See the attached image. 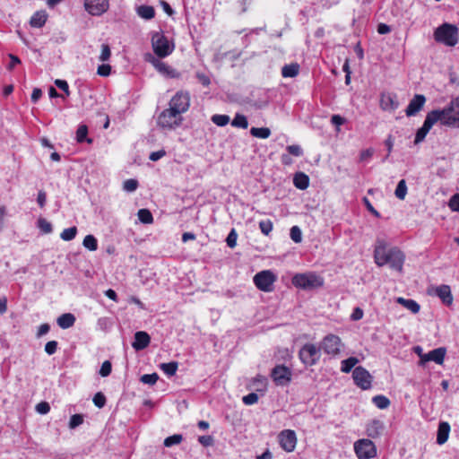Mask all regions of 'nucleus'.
<instances>
[{
	"label": "nucleus",
	"mask_w": 459,
	"mask_h": 459,
	"mask_svg": "<svg viewBox=\"0 0 459 459\" xmlns=\"http://www.w3.org/2000/svg\"><path fill=\"white\" fill-rule=\"evenodd\" d=\"M404 254L398 247H388L385 239L377 238L374 248V261L377 266L388 264L390 268L402 272L404 263Z\"/></svg>",
	"instance_id": "1"
},
{
	"label": "nucleus",
	"mask_w": 459,
	"mask_h": 459,
	"mask_svg": "<svg viewBox=\"0 0 459 459\" xmlns=\"http://www.w3.org/2000/svg\"><path fill=\"white\" fill-rule=\"evenodd\" d=\"M444 126L459 128V97L453 99L444 108L434 109Z\"/></svg>",
	"instance_id": "2"
},
{
	"label": "nucleus",
	"mask_w": 459,
	"mask_h": 459,
	"mask_svg": "<svg viewBox=\"0 0 459 459\" xmlns=\"http://www.w3.org/2000/svg\"><path fill=\"white\" fill-rule=\"evenodd\" d=\"M435 40L448 47H454L458 43V29L455 25L444 23L437 27L434 32Z\"/></svg>",
	"instance_id": "3"
},
{
	"label": "nucleus",
	"mask_w": 459,
	"mask_h": 459,
	"mask_svg": "<svg viewBox=\"0 0 459 459\" xmlns=\"http://www.w3.org/2000/svg\"><path fill=\"white\" fill-rule=\"evenodd\" d=\"M152 47L154 54L159 58L169 56L175 48V45L170 41L163 32H153L152 36Z\"/></svg>",
	"instance_id": "4"
},
{
	"label": "nucleus",
	"mask_w": 459,
	"mask_h": 459,
	"mask_svg": "<svg viewBox=\"0 0 459 459\" xmlns=\"http://www.w3.org/2000/svg\"><path fill=\"white\" fill-rule=\"evenodd\" d=\"M292 284L302 290H313L324 285V279L315 273H297L292 278Z\"/></svg>",
	"instance_id": "5"
},
{
	"label": "nucleus",
	"mask_w": 459,
	"mask_h": 459,
	"mask_svg": "<svg viewBox=\"0 0 459 459\" xmlns=\"http://www.w3.org/2000/svg\"><path fill=\"white\" fill-rule=\"evenodd\" d=\"M299 358L306 367H312L320 360V347L314 343H306L300 348Z\"/></svg>",
	"instance_id": "6"
},
{
	"label": "nucleus",
	"mask_w": 459,
	"mask_h": 459,
	"mask_svg": "<svg viewBox=\"0 0 459 459\" xmlns=\"http://www.w3.org/2000/svg\"><path fill=\"white\" fill-rule=\"evenodd\" d=\"M182 120L181 115L169 106L160 114L157 123L159 126L171 130L178 126Z\"/></svg>",
	"instance_id": "7"
},
{
	"label": "nucleus",
	"mask_w": 459,
	"mask_h": 459,
	"mask_svg": "<svg viewBox=\"0 0 459 459\" xmlns=\"http://www.w3.org/2000/svg\"><path fill=\"white\" fill-rule=\"evenodd\" d=\"M276 275L270 270H264L257 273L254 278L255 287L264 292L273 290V283L276 281Z\"/></svg>",
	"instance_id": "8"
},
{
	"label": "nucleus",
	"mask_w": 459,
	"mask_h": 459,
	"mask_svg": "<svg viewBox=\"0 0 459 459\" xmlns=\"http://www.w3.org/2000/svg\"><path fill=\"white\" fill-rule=\"evenodd\" d=\"M354 451L359 459H371L377 455L375 444L367 438H362L354 443Z\"/></svg>",
	"instance_id": "9"
},
{
	"label": "nucleus",
	"mask_w": 459,
	"mask_h": 459,
	"mask_svg": "<svg viewBox=\"0 0 459 459\" xmlns=\"http://www.w3.org/2000/svg\"><path fill=\"white\" fill-rule=\"evenodd\" d=\"M342 346L343 344L341 338L335 334L330 333L323 338L320 350L322 349L324 352L328 355L336 356L340 354Z\"/></svg>",
	"instance_id": "10"
},
{
	"label": "nucleus",
	"mask_w": 459,
	"mask_h": 459,
	"mask_svg": "<svg viewBox=\"0 0 459 459\" xmlns=\"http://www.w3.org/2000/svg\"><path fill=\"white\" fill-rule=\"evenodd\" d=\"M144 60L152 64L159 73L169 78H178L180 76V74L177 70L160 61L159 57L154 56L151 53L145 54Z\"/></svg>",
	"instance_id": "11"
},
{
	"label": "nucleus",
	"mask_w": 459,
	"mask_h": 459,
	"mask_svg": "<svg viewBox=\"0 0 459 459\" xmlns=\"http://www.w3.org/2000/svg\"><path fill=\"white\" fill-rule=\"evenodd\" d=\"M169 106L180 115L186 112L190 107L189 92L186 91H178L170 100Z\"/></svg>",
	"instance_id": "12"
},
{
	"label": "nucleus",
	"mask_w": 459,
	"mask_h": 459,
	"mask_svg": "<svg viewBox=\"0 0 459 459\" xmlns=\"http://www.w3.org/2000/svg\"><path fill=\"white\" fill-rule=\"evenodd\" d=\"M271 377L277 385L283 386L290 382L292 372L284 365H277L273 368Z\"/></svg>",
	"instance_id": "13"
},
{
	"label": "nucleus",
	"mask_w": 459,
	"mask_h": 459,
	"mask_svg": "<svg viewBox=\"0 0 459 459\" xmlns=\"http://www.w3.org/2000/svg\"><path fill=\"white\" fill-rule=\"evenodd\" d=\"M437 122H438L437 115L432 111L429 112L426 116L423 126L420 128H419L416 132L414 143L418 144L421 143L425 139L426 135L428 134L431 127Z\"/></svg>",
	"instance_id": "14"
},
{
	"label": "nucleus",
	"mask_w": 459,
	"mask_h": 459,
	"mask_svg": "<svg viewBox=\"0 0 459 459\" xmlns=\"http://www.w3.org/2000/svg\"><path fill=\"white\" fill-rule=\"evenodd\" d=\"M354 383L363 390L371 387L372 376L361 366L356 367L352 372Z\"/></svg>",
	"instance_id": "15"
},
{
	"label": "nucleus",
	"mask_w": 459,
	"mask_h": 459,
	"mask_svg": "<svg viewBox=\"0 0 459 459\" xmlns=\"http://www.w3.org/2000/svg\"><path fill=\"white\" fill-rule=\"evenodd\" d=\"M281 447L286 452H292L297 444V437L294 430L284 429L278 435Z\"/></svg>",
	"instance_id": "16"
},
{
	"label": "nucleus",
	"mask_w": 459,
	"mask_h": 459,
	"mask_svg": "<svg viewBox=\"0 0 459 459\" xmlns=\"http://www.w3.org/2000/svg\"><path fill=\"white\" fill-rule=\"evenodd\" d=\"M108 0H86L85 9L91 15H100L108 10Z\"/></svg>",
	"instance_id": "17"
},
{
	"label": "nucleus",
	"mask_w": 459,
	"mask_h": 459,
	"mask_svg": "<svg viewBox=\"0 0 459 459\" xmlns=\"http://www.w3.org/2000/svg\"><path fill=\"white\" fill-rule=\"evenodd\" d=\"M426 102V98L422 94H416L411 100L409 105L406 108L405 113L406 116L411 117L415 116L424 106Z\"/></svg>",
	"instance_id": "18"
},
{
	"label": "nucleus",
	"mask_w": 459,
	"mask_h": 459,
	"mask_svg": "<svg viewBox=\"0 0 459 459\" xmlns=\"http://www.w3.org/2000/svg\"><path fill=\"white\" fill-rule=\"evenodd\" d=\"M446 353V350L444 347H439L430 351L429 352L424 354V357H421V364H424L428 361H434L438 365L443 364L444 359Z\"/></svg>",
	"instance_id": "19"
},
{
	"label": "nucleus",
	"mask_w": 459,
	"mask_h": 459,
	"mask_svg": "<svg viewBox=\"0 0 459 459\" xmlns=\"http://www.w3.org/2000/svg\"><path fill=\"white\" fill-rule=\"evenodd\" d=\"M380 107L385 111H394L399 107L397 97L393 93H383L380 98Z\"/></svg>",
	"instance_id": "20"
},
{
	"label": "nucleus",
	"mask_w": 459,
	"mask_h": 459,
	"mask_svg": "<svg viewBox=\"0 0 459 459\" xmlns=\"http://www.w3.org/2000/svg\"><path fill=\"white\" fill-rule=\"evenodd\" d=\"M150 335L146 332L139 331L134 333V340L132 346L135 351H142L150 344Z\"/></svg>",
	"instance_id": "21"
},
{
	"label": "nucleus",
	"mask_w": 459,
	"mask_h": 459,
	"mask_svg": "<svg viewBox=\"0 0 459 459\" xmlns=\"http://www.w3.org/2000/svg\"><path fill=\"white\" fill-rule=\"evenodd\" d=\"M434 294L446 306H450L453 303V295L448 285L443 284L435 288Z\"/></svg>",
	"instance_id": "22"
},
{
	"label": "nucleus",
	"mask_w": 459,
	"mask_h": 459,
	"mask_svg": "<svg viewBox=\"0 0 459 459\" xmlns=\"http://www.w3.org/2000/svg\"><path fill=\"white\" fill-rule=\"evenodd\" d=\"M384 430V424L379 420L370 421L366 429L367 435L372 438H376L381 435Z\"/></svg>",
	"instance_id": "23"
},
{
	"label": "nucleus",
	"mask_w": 459,
	"mask_h": 459,
	"mask_svg": "<svg viewBox=\"0 0 459 459\" xmlns=\"http://www.w3.org/2000/svg\"><path fill=\"white\" fill-rule=\"evenodd\" d=\"M449 433H450V425L446 421L440 422L438 425V429H437V443L438 445L445 444L448 439Z\"/></svg>",
	"instance_id": "24"
},
{
	"label": "nucleus",
	"mask_w": 459,
	"mask_h": 459,
	"mask_svg": "<svg viewBox=\"0 0 459 459\" xmlns=\"http://www.w3.org/2000/svg\"><path fill=\"white\" fill-rule=\"evenodd\" d=\"M75 316L71 313H65L58 316L56 323L62 329H68L72 327L75 323Z\"/></svg>",
	"instance_id": "25"
},
{
	"label": "nucleus",
	"mask_w": 459,
	"mask_h": 459,
	"mask_svg": "<svg viewBox=\"0 0 459 459\" xmlns=\"http://www.w3.org/2000/svg\"><path fill=\"white\" fill-rule=\"evenodd\" d=\"M293 184L297 188L305 190L309 186V178L303 172H298L294 175Z\"/></svg>",
	"instance_id": "26"
},
{
	"label": "nucleus",
	"mask_w": 459,
	"mask_h": 459,
	"mask_svg": "<svg viewBox=\"0 0 459 459\" xmlns=\"http://www.w3.org/2000/svg\"><path fill=\"white\" fill-rule=\"evenodd\" d=\"M48 15L45 11L36 12L30 18V24L35 28H41L47 22Z\"/></svg>",
	"instance_id": "27"
},
{
	"label": "nucleus",
	"mask_w": 459,
	"mask_h": 459,
	"mask_svg": "<svg viewBox=\"0 0 459 459\" xmlns=\"http://www.w3.org/2000/svg\"><path fill=\"white\" fill-rule=\"evenodd\" d=\"M396 302L408 310H410L413 314L419 313L420 309V306L413 299H408L402 297L396 299Z\"/></svg>",
	"instance_id": "28"
},
{
	"label": "nucleus",
	"mask_w": 459,
	"mask_h": 459,
	"mask_svg": "<svg viewBox=\"0 0 459 459\" xmlns=\"http://www.w3.org/2000/svg\"><path fill=\"white\" fill-rule=\"evenodd\" d=\"M136 13L144 20H152L155 16V9L151 5H140L136 8Z\"/></svg>",
	"instance_id": "29"
},
{
	"label": "nucleus",
	"mask_w": 459,
	"mask_h": 459,
	"mask_svg": "<svg viewBox=\"0 0 459 459\" xmlns=\"http://www.w3.org/2000/svg\"><path fill=\"white\" fill-rule=\"evenodd\" d=\"M299 65L297 63H292L290 65H285L281 68V75L284 78H293L299 74Z\"/></svg>",
	"instance_id": "30"
},
{
	"label": "nucleus",
	"mask_w": 459,
	"mask_h": 459,
	"mask_svg": "<svg viewBox=\"0 0 459 459\" xmlns=\"http://www.w3.org/2000/svg\"><path fill=\"white\" fill-rule=\"evenodd\" d=\"M250 134L254 137L266 139L271 135V130L268 127H252Z\"/></svg>",
	"instance_id": "31"
},
{
	"label": "nucleus",
	"mask_w": 459,
	"mask_h": 459,
	"mask_svg": "<svg viewBox=\"0 0 459 459\" xmlns=\"http://www.w3.org/2000/svg\"><path fill=\"white\" fill-rule=\"evenodd\" d=\"M372 403L378 408V409H386L390 405V400L382 394L376 395L372 398Z\"/></svg>",
	"instance_id": "32"
},
{
	"label": "nucleus",
	"mask_w": 459,
	"mask_h": 459,
	"mask_svg": "<svg viewBox=\"0 0 459 459\" xmlns=\"http://www.w3.org/2000/svg\"><path fill=\"white\" fill-rule=\"evenodd\" d=\"M178 364L176 361L160 364L161 370L169 377H172L178 370Z\"/></svg>",
	"instance_id": "33"
},
{
	"label": "nucleus",
	"mask_w": 459,
	"mask_h": 459,
	"mask_svg": "<svg viewBox=\"0 0 459 459\" xmlns=\"http://www.w3.org/2000/svg\"><path fill=\"white\" fill-rule=\"evenodd\" d=\"M82 245L90 251H96L98 249V240L93 235H87L83 238Z\"/></svg>",
	"instance_id": "34"
},
{
	"label": "nucleus",
	"mask_w": 459,
	"mask_h": 459,
	"mask_svg": "<svg viewBox=\"0 0 459 459\" xmlns=\"http://www.w3.org/2000/svg\"><path fill=\"white\" fill-rule=\"evenodd\" d=\"M77 232H78L77 228L75 226H73V227L65 229L61 232L60 238L64 241H71V240H73L76 237Z\"/></svg>",
	"instance_id": "35"
},
{
	"label": "nucleus",
	"mask_w": 459,
	"mask_h": 459,
	"mask_svg": "<svg viewBox=\"0 0 459 459\" xmlns=\"http://www.w3.org/2000/svg\"><path fill=\"white\" fill-rule=\"evenodd\" d=\"M137 215L142 223L150 224L153 221V216L148 209H140Z\"/></svg>",
	"instance_id": "36"
},
{
	"label": "nucleus",
	"mask_w": 459,
	"mask_h": 459,
	"mask_svg": "<svg viewBox=\"0 0 459 459\" xmlns=\"http://www.w3.org/2000/svg\"><path fill=\"white\" fill-rule=\"evenodd\" d=\"M359 362V359L355 357H350L342 361L341 370L344 373H349L353 367Z\"/></svg>",
	"instance_id": "37"
},
{
	"label": "nucleus",
	"mask_w": 459,
	"mask_h": 459,
	"mask_svg": "<svg viewBox=\"0 0 459 459\" xmlns=\"http://www.w3.org/2000/svg\"><path fill=\"white\" fill-rule=\"evenodd\" d=\"M231 126L246 129L248 126L247 118L241 114H237L231 122Z\"/></svg>",
	"instance_id": "38"
},
{
	"label": "nucleus",
	"mask_w": 459,
	"mask_h": 459,
	"mask_svg": "<svg viewBox=\"0 0 459 459\" xmlns=\"http://www.w3.org/2000/svg\"><path fill=\"white\" fill-rule=\"evenodd\" d=\"M407 194V186L404 179H402L398 182L396 189L394 191L395 196L400 199L403 200Z\"/></svg>",
	"instance_id": "39"
},
{
	"label": "nucleus",
	"mask_w": 459,
	"mask_h": 459,
	"mask_svg": "<svg viewBox=\"0 0 459 459\" xmlns=\"http://www.w3.org/2000/svg\"><path fill=\"white\" fill-rule=\"evenodd\" d=\"M38 228L44 233L49 234L53 231L52 224L47 221L45 218H39L38 220Z\"/></svg>",
	"instance_id": "40"
},
{
	"label": "nucleus",
	"mask_w": 459,
	"mask_h": 459,
	"mask_svg": "<svg viewBox=\"0 0 459 459\" xmlns=\"http://www.w3.org/2000/svg\"><path fill=\"white\" fill-rule=\"evenodd\" d=\"M183 440V437L181 434H174L165 438L164 446L167 447H170L174 445H178Z\"/></svg>",
	"instance_id": "41"
},
{
	"label": "nucleus",
	"mask_w": 459,
	"mask_h": 459,
	"mask_svg": "<svg viewBox=\"0 0 459 459\" xmlns=\"http://www.w3.org/2000/svg\"><path fill=\"white\" fill-rule=\"evenodd\" d=\"M212 121L218 126H224L229 124L230 117L228 115H213L212 117Z\"/></svg>",
	"instance_id": "42"
},
{
	"label": "nucleus",
	"mask_w": 459,
	"mask_h": 459,
	"mask_svg": "<svg viewBox=\"0 0 459 459\" xmlns=\"http://www.w3.org/2000/svg\"><path fill=\"white\" fill-rule=\"evenodd\" d=\"M159 379V375L157 373L152 374H144L141 377L140 381L143 384L153 385Z\"/></svg>",
	"instance_id": "43"
},
{
	"label": "nucleus",
	"mask_w": 459,
	"mask_h": 459,
	"mask_svg": "<svg viewBox=\"0 0 459 459\" xmlns=\"http://www.w3.org/2000/svg\"><path fill=\"white\" fill-rule=\"evenodd\" d=\"M84 417L82 414H74L71 416L69 420V428L74 429L83 423Z\"/></svg>",
	"instance_id": "44"
},
{
	"label": "nucleus",
	"mask_w": 459,
	"mask_h": 459,
	"mask_svg": "<svg viewBox=\"0 0 459 459\" xmlns=\"http://www.w3.org/2000/svg\"><path fill=\"white\" fill-rule=\"evenodd\" d=\"M273 225L271 220H264L259 222V229L261 232L268 236L273 230Z\"/></svg>",
	"instance_id": "45"
},
{
	"label": "nucleus",
	"mask_w": 459,
	"mask_h": 459,
	"mask_svg": "<svg viewBox=\"0 0 459 459\" xmlns=\"http://www.w3.org/2000/svg\"><path fill=\"white\" fill-rule=\"evenodd\" d=\"M290 236L292 241L295 243H300L302 241V232L298 226H293L290 228Z\"/></svg>",
	"instance_id": "46"
},
{
	"label": "nucleus",
	"mask_w": 459,
	"mask_h": 459,
	"mask_svg": "<svg viewBox=\"0 0 459 459\" xmlns=\"http://www.w3.org/2000/svg\"><path fill=\"white\" fill-rule=\"evenodd\" d=\"M88 128L85 125H81L76 131V140L78 143H83L86 140Z\"/></svg>",
	"instance_id": "47"
},
{
	"label": "nucleus",
	"mask_w": 459,
	"mask_h": 459,
	"mask_svg": "<svg viewBox=\"0 0 459 459\" xmlns=\"http://www.w3.org/2000/svg\"><path fill=\"white\" fill-rule=\"evenodd\" d=\"M138 187V181L136 179H127L124 182L123 188L126 192H134Z\"/></svg>",
	"instance_id": "48"
},
{
	"label": "nucleus",
	"mask_w": 459,
	"mask_h": 459,
	"mask_svg": "<svg viewBox=\"0 0 459 459\" xmlns=\"http://www.w3.org/2000/svg\"><path fill=\"white\" fill-rule=\"evenodd\" d=\"M111 370H112V365H111L110 361L105 360L102 363L99 373L101 377H106L110 375Z\"/></svg>",
	"instance_id": "49"
},
{
	"label": "nucleus",
	"mask_w": 459,
	"mask_h": 459,
	"mask_svg": "<svg viewBox=\"0 0 459 459\" xmlns=\"http://www.w3.org/2000/svg\"><path fill=\"white\" fill-rule=\"evenodd\" d=\"M93 403L100 409L103 408L106 404L105 395L100 392L97 393L93 397Z\"/></svg>",
	"instance_id": "50"
},
{
	"label": "nucleus",
	"mask_w": 459,
	"mask_h": 459,
	"mask_svg": "<svg viewBox=\"0 0 459 459\" xmlns=\"http://www.w3.org/2000/svg\"><path fill=\"white\" fill-rule=\"evenodd\" d=\"M111 56L110 48L108 44L101 45V53L100 56V60L102 62L108 61Z\"/></svg>",
	"instance_id": "51"
},
{
	"label": "nucleus",
	"mask_w": 459,
	"mask_h": 459,
	"mask_svg": "<svg viewBox=\"0 0 459 459\" xmlns=\"http://www.w3.org/2000/svg\"><path fill=\"white\" fill-rule=\"evenodd\" d=\"M237 238L238 234L236 233V230L232 229L226 238L228 247H230V248L235 247L237 245Z\"/></svg>",
	"instance_id": "52"
},
{
	"label": "nucleus",
	"mask_w": 459,
	"mask_h": 459,
	"mask_svg": "<svg viewBox=\"0 0 459 459\" xmlns=\"http://www.w3.org/2000/svg\"><path fill=\"white\" fill-rule=\"evenodd\" d=\"M242 401L246 405H253L257 403L258 395L255 393H250L243 396Z\"/></svg>",
	"instance_id": "53"
},
{
	"label": "nucleus",
	"mask_w": 459,
	"mask_h": 459,
	"mask_svg": "<svg viewBox=\"0 0 459 459\" xmlns=\"http://www.w3.org/2000/svg\"><path fill=\"white\" fill-rule=\"evenodd\" d=\"M286 150L288 151L289 154L300 157L303 155V151L299 145L293 144L287 146Z\"/></svg>",
	"instance_id": "54"
},
{
	"label": "nucleus",
	"mask_w": 459,
	"mask_h": 459,
	"mask_svg": "<svg viewBox=\"0 0 459 459\" xmlns=\"http://www.w3.org/2000/svg\"><path fill=\"white\" fill-rule=\"evenodd\" d=\"M57 345H58V343L56 341L48 342L45 345L46 353H48V355H53L54 353H56V351L57 350Z\"/></svg>",
	"instance_id": "55"
},
{
	"label": "nucleus",
	"mask_w": 459,
	"mask_h": 459,
	"mask_svg": "<svg viewBox=\"0 0 459 459\" xmlns=\"http://www.w3.org/2000/svg\"><path fill=\"white\" fill-rule=\"evenodd\" d=\"M36 411L39 414H47L50 411V405L48 402H40L36 405Z\"/></svg>",
	"instance_id": "56"
},
{
	"label": "nucleus",
	"mask_w": 459,
	"mask_h": 459,
	"mask_svg": "<svg viewBox=\"0 0 459 459\" xmlns=\"http://www.w3.org/2000/svg\"><path fill=\"white\" fill-rule=\"evenodd\" d=\"M449 207L459 212V194L454 195L449 200Z\"/></svg>",
	"instance_id": "57"
},
{
	"label": "nucleus",
	"mask_w": 459,
	"mask_h": 459,
	"mask_svg": "<svg viewBox=\"0 0 459 459\" xmlns=\"http://www.w3.org/2000/svg\"><path fill=\"white\" fill-rule=\"evenodd\" d=\"M195 76H196L197 80L199 81V82L201 84H203L204 86L207 87L210 85V83H211L210 77L208 75H206L205 74L197 72Z\"/></svg>",
	"instance_id": "58"
},
{
	"label": "nucleus",
	"mask_w": 459,
	"mask_h": 459,
	"mask_svg": "<svg viewBox=\"0 0 459 459\" xmlns=\"http://www.w3.org/2000/svg\"><path fill=\"white\" fill-rule=\"evenodd\" d=\"M55 84L56 85V87L62 90L67 96L70 94L69 86L66 81L56 79L55 81Z\"/></svg>",
	"instance_id": "59"
},
{
	"label": "nucleus",
	"mask_w": 459,
	"mask_h": 459,
	"mask_svg": "<svg viewBox=\"0 0 459 459\" xmlns=\"http://www.w3.org/2000/svg\"><path fill=\"white\" fill-rule=\"evenodd\" d=\"M97 73L100 76H108L111 73V66L109 65L103 64L98 67Z\"/></svg>",
	"instance_id": "60"
},
{
	"label": "nucleus",
	"mask_w": 459,
	"mask_h": 459,
	"mask_svg": "<svg viewBox=\"0 0 459 459\" xmlns=\"http://www.w3.org/2000/svg\"><path fill=\"white\" fill-rule=\"evenodd\" d=\"M7 215V210L4 205L0 206V232L5 226V216Z\"/></svg>",
	"instance_id": "61"
},
{
	"label": "nucleus",
	"mask_w": 459,
	"mask_h": 459,
	"mask_svg": "<svg viewBox=\"0 0 459 459\" xmlns=\"http://www.w3.org/2000/svg\"><path fill=\"white\" fill-rule=\"evenodd\" d=\"M46 202H47V195L45 193V191L43 190H39V193H38V197H37V203L38 204L43 208L46 204Z\"/></svg>",
	"instance_id": "62"
},
{
	"label": "nucleus",
	"mask_w": 459,
	"mask_h": 459,
	"mask_svg": "<svg viewBox=\"0 0 459 459\" xmlns=\"http://www.w3.org/2000/svg\"><path fill=\"white\" fill-rule=\"evenodd\" d=\"M166 152L164 150H160L157 152H153L150 154L149 159L152 161H157L160 159H161L163 156H165Z\"/></svg>",
	"instance_id": "63"
},
{
	"label": "nucleus",
	"mask_w": 459,
	"mask_h": 459,
	"mask_svg": "<svg viewBox=\"0 0 459 459\" xmlns=\"http://www.w3.org/2000/svg\"><path fill=\"white\" fill-rule=\"evenodd\" d=\"M331 122L336 127L342 126L345 122V118L341 117L340 115H333L331 117Z\"/></svg>",
	"instance_id": "64"
}]
</instances>
